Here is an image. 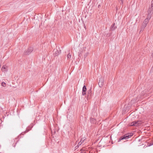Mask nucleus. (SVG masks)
<instances>
[{"instance_id": "f257e3e1", "label": "nucleus", "mask_w": 153, "mask_h": 153, "mask_svg": "<svg viewBox=\"0 0 153 153\" xmlns=\"http://www.w3.org/2000/svg\"><path fill=\"white\" fill-rule=\"evenodd\" d=\"M132 134H126L123 135V136L121 137L120 139L118 142L120 141V140H122L125 139L126 140L129 137H130L132 136Z\"/></svg>"}, {"instance_id": "f03ea898", "label": "nucleus", "mask_w": 153, "mask_h": 153, "mask_svg": "<svg viewBox=\"0 0 153 153\" xmlns=\"http://www.w3.org/2000/svg\"><path fill=\"white\" fill-rule=\"evenodd\" d=\"M104 77H101L99 80V81L98 82V85L99 86L101 87L104 84Z\"/></svg>"}, {"instance_id": "7ed1b4c3", "label": "nucleus", "mask_w": 153, "mask_h": 153, "mask_svg": "<svg viewBox=\"0 0 153 153\" xmlns=\"http://www.w3.org/2000/svg\"><path fill=\"white\" fill-rule=\"evenodd\" d=\"M153 13V8L149 7L148 11V15L147 16L151 17V16Z\"/></svg>"}, {"instance_id": "20e7f679", "label": "nucleus", "mask_w": 153, "mask_h": 153, "mask_svg": "<svg viewBox=\"0 0 153 153\" xmlns=\"http://www.w3.org/2000/svg\"><path fill=\"white\" fill-rule=\"evenodd\" d=\"M53 52H54L53 53L54 56H56L60 53L61 50H59L58 51L57 49H54Z\"/></svg>"}, {"instance_id": "39448f33", "label": "nucleus", "mask_w": 153, "mask_h": 153, "mask_svg": "<svg viewBox=\"0 0 153 153\" xmlns=\"http://www.w3.org/2000/svg\"><path fill=\"white\" fill-rule=\"evenodd\" d=\"M134 126H137L141 123V122L140 120H137L134 121Z\"/></svg>"}, {"instance_id": "423d86ee", "label": "nucleus", "mask_w": 153, "mask_h": 153, "mask_svg": "<svg viewBox=\"0 0 153 153\" xmlns=\"http://www.w3.org/2000/svg\"><path fill=\"white\" fill-rule=\"evenodd\" d=\"M33 51V48L32 47H30L28 48L27 51L25 53L26 54H30Z\"/></svg>"}, {"instance_id": "0eeeda50", "label": "nucleus", "mask_w": 153, "mask_h": 153, "mask_svg": "<svg viewBox=\"0 0 153 153\" xmlns=\"http://www.w3.org/2000/svg\"><path fill=\"white\" fill-rule=\"evenodd\" d=\"M87 91V88L85 85L83 86L82 88V94L83 95H85L86 94V92Z\"/></svg>"}, {"instance_id": "6e6552de", "label": "nucleus", "mask_w": 153, "mask_h": 153, "mask_svg": "<svg viewBox=\"0 0 153 153\" xmlns=\"http://www.w3.org/2000/svg\"><path fill=\"white\" fill-rule=\"evenodd\" d=\"M115 23H113L111 26V27L110 29V30H115L116 28L117 27L115 26Z\"/></svg>"}, {"instance_id": "1a4fd4ad", "label": "nucleus", "mask_w": 153, "mask_h": 153, "mask_svg": "<svg viewBox=\"0 0 153 153\" xmlns=\"http://www.w3.org/2000/svg\"><path fill=\"white\" fill-rule=\"evenodd\" d=\"M151 18V17H150V16L149 17L147 16V18L144 20L143 22L147 25L149 22V20Z\"/></svg>"}, {"instance_id": "9d476101", "label": "nucleus", "mask_w": 153, "mask_h": 153, "mask_svg": "<svg viewBox=\"0 0 153 153\" xmlns=\"http://www.w3.org/2000/svg\"><path fill=\"white\" fill-rule=\"evenodd\" d=\"M146 27V26L142 24L141 26L140 33L141 31H143Z\"/></svg>"}, {"instance_id": "9b49d317", "label": "nucleus", "mask_w": 153, "mask_h": 153, "mask_svg": "<svg viewBox=\"0 0 153 153\" xmlns=\"http://www.w3.org/2000/svg\"><path fill=\"white\" fill-rule=\"evenodd\" d=\"M71 58V55L70 54V51H69V52L68 54L67 55V58L68 60H70Z\"/></svg>"}, {"instance_id": "f8f14e48", "label": "nucleus", "mask_w": 153, "mask_h": 153, "mask_svg": "<svg viewBox=\"0 0 153 153\" xmlns=\"http://www.w3.org/2000/svg\"><path fill=\"white\" fill-rule=\"evenodd\" d=\"M1 84L3 87H5L6 86V84L4 82H2Z\"/></svg>"}, {"instance_id": "ddd939ff", "label": "nucleus", "mask_w": 153, "mask_h": 153, "mask_svg": "<svg viewBox=\"0 0 153 153\" xmlns=\"http://www.w3.org/2000/svg\"><path fill=\"white\" fill-rule=\"evenodd\" d=\"M129 125L130 126H134V121L133 122H132L131 123H130L129 124Z\"/></svg>"}, {"instance_id": "4468645a", "label": "nucleus", "mask_w": 153, "mask_h": 153, "mask_svg": "<svg viewBox=\"0 0 153 153\" xmlns=\"http://www.w3.org/2000/svg\"><path fill=\"white\" fill-rule=\"evenodd\" d=\"M16 140V143H15V145H16V143H17V142H18V140H17V139L16 138H15V140H14V141H15ZM15 145H14V146H14V147H15Z\"/></svg>"}, {"instance_id": "2eb2a0df", "label": "nucleus", "mask_w": 153, "mask_h": 153, "mask_svg": "<svg viewBox=\"0 0 153 153\" xmlns=\"http://www.w3.org/2000/svg\"><path fill=\"white\" fill-rule=\"evenodd\" d=\"M82 140H81V141L79 142L78 144V146H80L82 144Z\"/></svg>"}, {"instance_id": "dca6fc26", "label": "nucleus", "mask_w": 153, "mask_h": 153, "mask_svg": "<svg viewBox=\"0 0 153 153\" xmlns=\"http://www.w3.org/2000/svg\"><path fill=\"white\" fill-rule=\"evenodd\" d=\"M6 68V67L5 66H3L2 67V68L1 69H5Z\"/></svg>"}, {"instance_id": "f3484780", "label": "nucleus", "mask_w": 153, "mask_h": 153, "mask_svg": "<svg viewBox=\"0 0 153 153\" xmlns=\"http://www.w3.org/2000/svg\"><path fill=\"white\" fill-rule=\"evenodd\" d=\"M88 94H89L90 95V94L91 93V91L90 90L88 91Z\"/></svg>"}, {"instance_id": "a211bd4d", "label": "nucleus", "mask_w": 153, "mask_h": 153, "mask_svg": "<svg viewBox=\"0 0 153 153\" xmlns=\"http://www.w3.org/2000/svg\"><path fill=\"white\" fill-rule=\"evenodd\" d=\"M119 1H121V3L123 4V0H118Z\"/></svg>"}, {"instance_id": "6ab92c4d", "label": "nucleus", "mask_w": 153, "mask_h": 153, "mask_svg": "<svg viewBox=\"0 0 153 153\" xmlns=\"http://www.w3.org/2000/svg\"><path fill=\"white\" fill-rule=\"evenodd\" d=\"M88 53H85L84 55V56H85V57H86L88 56Z\"/></svg>"}, {"instance_id": "aec40b11", "label": "nucleus", "mask_w": 153, "mask_h": 153, "mask_svg": "<svg viewBox=\"0 0 153 153\" xmlns=\"http://www.w3.org/2000/svg\"><path fill=\"white\" fill-rule=\"evenodd\" d=\"M142 24L143 25H145L146 26L147 25V24H145V23H144V22H143Z\"/></svg>"}, {"instance_id": "412c9836", "label": "nucleus", "mask_w": 153, "mask_h": 153, "mask_svg": "<svg viewBox=\"0 0 153 153\" xmlns=\"http://www.w3.org/2000/svg\"><path fill=\"white\" fill-rule=\"evenodd\" d=\"M92 120H95V119H92V118H91V121Z\"/></svg>"}, {"instance_id": "4be33fe9", "label": "nucleus", "mask_w": 153, "mask_h": 153, "mask_svg": "<svg viewBox=\"0 0 153 153\" xmlns=\"http://www.w3.org/2000/svg\"><path fill=\"white\" fill-rule=\"evenodd\" d=\"M28 131V130H26L25 132L26 133V132H27Z\"/></svg>"}, {"instance_id": "5701e85b", "label": "nucleus", "mask_w": 153, "mask_h": 153, "mask_svg": "<svg viewBox=\"0 0 153 153\" xmlns=\"http://www.w3.org/2000/svg\"><path fill=\"white\" fill-rule=\"evenodd\" d=\"M152 56L153 58V53L152 54Z\"/></svg>"}, {"instance_id": "b1692460", "label": "nucleus", "mask_w": 153, "mask_h": 153, "mask_svg": "<svg viewBox=\"0 0 153 153\" xmlns=\"http://www.w3.org/2000/svg\"><path fill=\"white\" fill-rule=\"evenodd\" d=\"M100 5H99L98 6V7H100Z\"/></svg>"}]
</instances>
